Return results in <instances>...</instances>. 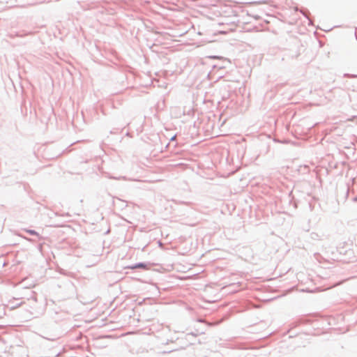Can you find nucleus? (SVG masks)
<instances>
[{"label": "nucleus", "mask_w": 357, "mask_h": 357, "mask_svg": "<svg viewBox=\"0 0 357 357\" xmlns=\"http://www.w3.org/2000/svg\"><path fill=\"white\" fill-rule=\"evenodd\" d=\"M25 231L31 234V235H36L37 236H39V234L38 233H37L36 231H35L34 230H31V229H25Z\"/></svg>", "instance_id": "1"}, {"label": "nucleus", "mask_w": 357, "mask_h": 357, "mask_svg": "<svg viewBox=\"0 0 357 357\" xmlns=\"http://www.w3.org/2000/svg\"><path fill=\"white\" fill-rule=\"evenodd\" d=\"M145 267H146V266L144 264H139L135 265L134 267H132V268H145Z\"/></svg>", "instance_id": "2"}]
</instances>
